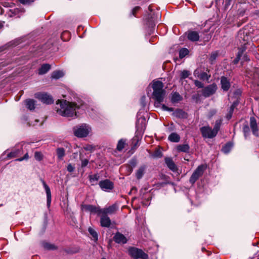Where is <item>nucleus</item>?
<instances>
[{"instance_id": "nucleus-10", "label": "nucleus", "mask_w": 259, "mask_h": 259, "mask_svg": "<svg viewBox=\"0 0 259 259\" xmlns=\"http://www.w3.org/2000/svg\"><path fill=\"white\" fill-rule=\"evenodd\" d=\"M81 209L84 211L90 212L93 213H97L98 215L101 214L102 209L99 207H96L95 205L91 204H82L81 205Z\"/></svg>"}, {"instance_id": "nucleus-19", "label": "nucleus", "mask_w": 259, "mask_h": 259, "mask_svg": "<svg viewBox=\"0 0 259 259\" xmlns=\"http://www.w3.org/2000/svg\"><path fill=\"white\" fill-rule=\"evenodd\" d=\"M194 75L195 76L202 80H207L210 77V75H208L206 72H201L199 69L195 70L194 72Z\"/></svg>"}, {"instance_id": "nucleus-17", "label": "nucleus", "mask_w": 259, "mask_h": 259, "mask_svg": "<svg viewBox=\"0 0 259 259\" xmlns=\"http://www.w3.org/2000/svg\"><path fill=\"white\" fill-rule=\"evenodd\" d=\"M164 161L167 166L170 170L174 172L177 171V166L171 157H165Z\"/></svg>"}, {"instance_id": "nucleus-5", "label": "nucleus", "mask_w": 259, "mask_h": 259, "mask_svg": "<svg viewBox=\"0 0 259 259\" xmlns=\"http://www.w3.org/2000/svg\"><path fill=\"white\" fill-rule=\"evenodd\" d=\"M91 131V128L86 124L77 126L74 128V134L77 137L87 136Z\"/></svg>"}, {"instance_id": "nucleus-6", "label": "nucleus", "mask_w": 259, "mask_h": 259, "mask_svg": "<svg viewBox=\"0 0 259 259\" xmlns=\"http://www.w3.org/2000/svg\"><path fill=\"white\" fill-rule=\"evenodd\" d=\"M206 168V166L205 165L201 164L198 166L191 175L189 180L190 183L191 184H194L202 176Z\"/></svg>"}, {"instance_id": "nucleus-16", "label": "nucleus", "mask_w": 259, "mask_h": 259, "mask_svg": "<svg viewBox=\"0 0 259 259\" xmlns=\"http://www.w3.org/2000/svg\"><path fill=\"white\" fill-rule=\"evenodd\" d=\"M118 209L116 204H113L108 207H105L101 209V213L107 214H112L115 213Z\"/></svg>"}, {"instance_id": "nucleus-21", "label": "nucleus", "mask_w": 259, "mask_h": 259, "mask_svg": "<svg viewBox=\"0 0 259 259\" xmlns=\"http://www.w3.org/2000/svg\"><path fill=\"white\" fill-rule=\"evenodd\" d=\"M221 83L222 89L225 91H227L230 87V84L229 80L225 77H222L221 79Z\"/></svg>"}, {"instance_id": "nucleus-2", "label": "nucleus", "mask_w": 259, "mask_h": 259, "mask_svg": "<svg viewBox=\"0 0 259 259\" xmlns=\"http://www.w3.org/2000/svg\"><path fill=\"white\" fill-rule=\"evenodd\" d=\"M152 87L153 90V98L158 103L163 102L166 94V91L163 89V83L159 80H153Z\"/></svg>"}, {"instance_id": "nucleus-55", "label": "nucleus", "mask_w": 259, "mask_h": 259, "mask_svg": "<svg viewBox=\"0 0 259 259\" xmlns=\"http://www.w3.org/2000/svg\"><path fill=\"white\" fill-rule=\"evenodd\" d=\"M2 27V25H1V24H0V28H1Z\"/></svg>"}, {"instance_id": "nucleus-23", "label": "nucleus", "mask_w": 259, "mask_h": 259, "mask_svg": "<svg viewBox=\"0 0 259 259\" xmlns=\"http://www.w3.org/2000/svg\"><path fill=\"white\" fill-rule=\"evenodd\" d=\"M51 68V65L48 64H43L38 70V74L42 75L46 73Z\"/></svg>"}, {"instance_id": "nucleus-13", "label": "nucleus", "mask_w": 259, "mask_h": 259, "mask_svg": "<svg viewBox=\"0 0 259 259\" xmlns=\"http://www.w3.org/2000/svg\"><path fill=\"white\" fill-rule=\"evenodd\" d=\"M250 126L253 134L256 136H259V122L257 123L253 117H251L250 119Z\"/></svg>"}, {"instance_id": "nucleus-51", "label": "nucleus", "mask_w": 259, "mask_h": 259, "mask_svg": "<svg viewBox=\"0 0 259 259\" xmlns=\"http://www.w3.org/2000/svg\"><path fill=\"white\" fill-rule=\"evenodd\" d=\"M130 164L133 166H135L136 165V161L135 159H132L130 161Z\"/></svg>"}, {"instance_id": "nucleus-45", "label": "nucleus", "mask_w": 259, "mask_h": 259, "mask_svg": "<svg viewBox=\"0 0 259 259\" xmlns=\"http://www.w3.org/2000/svg\"><path fill=\"white\" fill-rule=\"evenodd\" d=\"M67 169L69 172H72L74 170V167L71 164H69L67 165Z\"/></svg>"}, {"instance_id": "nucleus-11", "label": "nucleus", "mask_w": 259, "mask_h": 259, "mask_svg": "<svg viewBox=\"0 0 259 259\" xmlns=\"http://www.w3.org/2000/svg\"><path fill=\"white\" fill-rule=\"evenodd\" d=\"M99 185L103 190L105 191H109L114 188L113 183L108 179L100 181Z\"/></svg>"}, {"instance_id": "nucleus-57", "label": "nucleus", "mask_w": 259, "mask_h": 259, "mask_svg": "<svg viewBox=\"0 0 259 259\" xmlns=\"http://www.w3.org/2000/svg\"><path fill=\"white\" fill-rule=\"evenodd\" d=\"M102 259H106V258H102Z\"/></svg>"}, {"instance_id": "nucleus-8", "label": "nucleus", "mask_w": 259, "mask_h": 259, "mask_svg": "<svg viewBox=\"0 0 259 259\" xmlns=\"http://www.w3.org/2000/svg\"><path fill=\"white\" fill-rule=\"evenodd\" d=\"M217 90V86L215 84H212L205 87L202 91V95L206 98L213 95Z\"/></svg>"}, {"instance_id": "nucleus-54", "label": "nucleus", "mask_w": 259, "mask_h": 259, "mask_svg": "<svg viewBox=\"0 0 259 259\" xmlns=\"http://www.w3.org/2000/svg\"><path fill=\"white\" fill-rule=\"evenodd\" d=\"M19 1L21 3H23V4H24L26 2L25 0H19Z\"/></svg>"}, {"instance_id": "nucleus-1", "label": "nucleus", "mask_w": 259, "mask_h": 259, "mask_svg": "<svg viewBox=\"0 0 259 259\" xmlns=\"http://www.w3.org/2000/svg\"><path fill=\"white\" fill-rule=\"evenodd\" d=\"M82 105L83 102L80 100L77 102L58 100L56 103V111L63 116L73 117L76 115V110L80 108Z\"/></svg>"}, {"instance_id": "nucleus-38", "label": "nucleus", "mask_w": 259, "mask_h": 259, "mask_svg": "<svg viewBox=\"0 0 259 259\" xmlns=\"http://www.w3.org/2000/svg\"><path fill=\"white\" fill-rule=\"evenodd\" d=\"M177 150L178 152H188L189 150V147H177Z\"/></svg>"}, {"instance_id": "nucleus-43", "label": "nucleus", "mask_w": 259, "mask_h": 259, "mask_svg": "<svg viewBox=\"0 0 259 259\" xmlns=\"http://www.w3.org/2000/svg\"><path fill=\"white\" fill-rule=\"evenodd\" d=\"M194 83L195 85L198 88H202L203 87V84L198 80H195Z\"/></svg>"}, {"instance_id": "nucleus-50", "label": "nucleus", "mask_w": 259, "mask_h": 259, "mask_svg": "<svg viewBox=\"0 0 259 259\" xmlns=\"http://www.w3.org/2000/svg\"><path fill=\"white\" fill-rule=\"evenodd\" d=\"M124 148V147H117L115 152H121L123 150Z\"/></svg>"}, {"instance_id": "nucleus-26", "label": "nucleus", "mask_w": 259, "mask_h": 259, "mask_svg": "<svg viewBox=\"0 0 259 259\" xmlns=\"http://www.w3.org/2000/svg\"><path fill=\"white\" fill-rule=\"evenodd\" d=\"M180 139L179 135L176 133H171L168 137V140L173 142H178Z\"/></svg>"}, {"instance_id": "nucleus-27", "label": "nucleus", "mask_w": 259, "mask_h": 259, "mask_svg": "<svg viewBox=\"0 0 259 259\" xmlns=\"http://www.w3.org/2000/svg\"><path fill=\"white\" fill-rule=\"evenodd\" d=\"M89 232L92 237V239L95 241H97L98 238V235L97 232L91 227L88 229Z\"/></svg>"}, {"instance_id": "nucleus-29", "label": "nucleus", "mask_w": 259, "mask_h": 259, "mask_svg": "<svg viewBox=\"0 0 259 259\" xmlns=\"http://www.w3.org/2000/svg\"><path fill=\"white\" fill-rule=\"evenodd\" d=\"M150 156L153 158H158L162 157V153L159 148L156 149L154 153L150 154Z\"/></svg>"}, {"instance_id": "nucleus-22", "label": "nucleus", "mask_w": 259, "mask_h": 259, "mask_svg": "<svg viewBox=\"0 0 259 259\" xmlns=\"http://www.w3.org/2000/svg\"><path fill=\"white\" fill-rule=\"evenodd\" d=\"M22 153V149H18L9 153L7 157L9 159L20 156Z\"/></svg>"}, {"instance_id": "nucleus-48", "label": "nucleus", "mask_w": 259, "mask_h": 259, "mask_svg": "<svg viewBox=\"0 0 259 259\" xmlns=\"http://www.w3.org/2000/svg\"><path fill=\"white\" fill-rule=\"evenodd\" d=\"M162 109L163 110H166V111H173V109L172 108H169V107L166 106L164 105H162Z\"/></svg>"}, {"instance_id": "nucleus-46", "label": "nucleus", "mask_w": 259, "mask_h": 259, "mask_svg": "<svg viewBox=\"0 0 259 259\" xmlns=\"http://www.w3.org/2000/svg\"><path fill=\"white\" fill-rule=\"evenodd\" d=\"M217 56V53H212L210 57V61L211 62H212L213 60H215V59L216 58Z\"/></svg>"}, {"instance_id": "nucleus-32", "label": "nucleus", "mask_w": 259, "mask_h": 259, "mask_svg": "<svg viewBox=\"0 0 259 259\" xmlns=\"http://www.w3.org/2000/svg\"><path fill=\"white\" fill-rule=\"evenodd\" d=\"M189 53V51L186 48H183L179 51V57L181 58H183L185 57Z\"/></svg>"}, {"instance_id": "nucleus-44", "label": "nucleus", "mask_w": 259, "mask_h": 259, "mask_svg": "<svg viewBox=\"0 0 259 259\" xmlns=\"http://www.w3.org/2000/svg\"><path fill=\"white\" fill-rule=\"evenodd\" d=\"M89 163V160L87 159L82 160L81 161V167H84L86 166Z\"/></svg>"}, {"instance_id": "nucleus-20", "label": "nucleus", "mask_w": 259, "mask_h": 259, "mask_svg": "<svg viewBox=\"0 0 259 259\" xmlns=\"http://www.w3.org/2000/svg\"><path fill=\"white\" fill-rule=\"evenodd\" d=\"M187 37L192 41H198L199 39V33L195 31H189L187 32Z\"/></svg>"}, {"instance_id": "nucleus-58", "label": "nucleus", "mask_w": 259, "mask_h": 259, "mask_svg": "<svg viewBox=\"0 0 259 259\" xmlns=\"http://www.w3.org/2000/svg\"><path fill=\"white\" fill-rule=\"evenodd\" d=\"M231 0H229V2H230Z\"/></svg>"}, {"instance_id": "nucleus-31", "label": "nucleus", "mask_w": 259, "mask_h": 259, "mask_svg": "<svg viewBox=\"0 0 259 259\" xmlns=\"http://www.w3.org/2000/svg\"><path fill=\"white\" fill-rule=\"evenodd\" d=\"M145 170L144 167H140L136 173V177L138 179H140L143 176Z\"/></svg>"}, {"instance_id": "nucleus-28", "label": "nucleus", "mask_w": 259, "mask_h": 259, "mask_svg": "<svg viewBox=\"0 0 259 259\" xmlns=\"http://www.w3.org/2000/svg\"><path fill=\"white\" fill-rule=\"evenodd\" d=\"M64 75L63 71L60 70L55 71L52 73V77L54 79H59Z\"/></svg>"}, {"instance_id": "nucleus-14", "label": "nucleus", "mask_w": 259, "mask_h": 259, "mask_svg": "<svg viewBox=\"0 0 259 259\" xmlns=\"http://www.w3.org/2000/svg\"><path fill=\"white\" fill-rule=\"evenodd\" d=\"M100 218L101 226L103 227L109 228L111 225V220L109 217L105 214L101 213Z\"/></svg>"}, {"instance_id": "nucleus-40", "label": "nucleus", "mask_w": 259, "mask_h": 259, "mask_svg": "<svg viewBox=\"0 0 259 259\" xmlns=\"http://www.w3.org/2000/svg\"><path fill=\"white\" fill-rule=\"evenodd\" d=\"M29 158V155L28 153H26L23 157L19 158L17 159H16V161H22L24 160H28Z\"/></svg>"}, {"instance_id": "nucleus-12", "label": "nucleus", "mask_w": 259, "mask_h": 259, "mask_svg": "<svg viewBox=\"0 0 259 259\" xmlns=\"http://www.w3.org/2000/svg\"><path fill=\"white\" fill-rule=\"evenodd\" d=\"M137 132L140 135H143L146 129V120L144 118H141L137 122Z\"/></svg>"}, {"instance_id": "nucleus-7", "label": "nucleus", "mask_w": 259, "mask_h": 259, "mask_svg": "<svg viewBox=\"0 0 259 259\" xmlns=\"http://www.w3.org/2000/svg\"><path fill=\"white\" fill-rule=\"evenodd\" d=\"M34 97L42 103L47 104H50L53 103L52 97L46 93H37L35 94Z\"/></svg>"}, {"instance_id": "nucleus-34", "label": "nucleus", "mask_w": 259, "mask_h": 259, "mask_svg": "<svg viewBox=\"0 0 259 259\" xmlns=\"http://www.w3.org/2000/svg\"><path fill=\"white\" fill-rule=\"evenodd\" d=\"M43 247L45 249H47L48 250H54V249H56V247H55V246L54 244H51L49 243H47V242H45L43 243Z\"/></svg>"}, {"instance_id": "nucleus-56", "label": "nucleus", "mask_w": 259, "mask_h": 259, "mask_svg": "<svg viewBox=\"0 0 259 259\" xmlns=\"http://www.w3.org/2000/svg\"><path fill=\"white\" fill-rule=\"evenodd\" d=\"M227 146H230L228 144L226 145Z\"/></svg>"}, {"instance_id": "nucleus-30", "label": "nucleus", "mask_w": 259, "mask_h": 259, "mask_svg": "<svg viewBox=\"0 0 259 259\" xmlns=\"http://www.w3.org/2000/svg\"><path fill=\"white\" fill-rule=\"evenodd\" d=\"M57 154L58 158L62 160L65 155V150L63 148H58L57 149Z\"/></svg>"}, {"instance_id": "nucleus-18", "label": "nucleus", "mask_w": 259, "mask_h": 259, "mask_svg": "<svg viewBox=\"0 0 259 259\" xmlns=\"http://www.w3.org/2000/svg\"><path fill=\"white\" fill-rule=\"evenodd\" d=\"M42 185L44 186V187L45 189L46 194H47V206L48 207H49L51 205V192L50 189L49 187L48 186V185L46 183L44 180H41Z\"/></svg>"}, {"instance_id": "nucleus-33", "label": "nucleus", "mask_w": 259, "mask_h": 259, "mask_svg": "<svg viewBox=\"0 0 259 259\" xmlns=\"http://www.w3.org/2000/svg\"><path fill=\"white\" fill-rule=\"evenodd\" d=\"M245 50V49L244 48H240L239 49V51L238 53V55L237 56L236 59H235V63H237L239 60L241 59V57L242 56L243 53L244 51Z\"/></svg>"}, {"instance_id": "nucleus-9", "label": "nucleus", "mask_w": 259, "mask_h": 259, "mask_svg": "<svg viewBox=\"0 0 259 259\" xmlns=\"http://www.w3.org/2000/svg\"><path fill=\"white\" fill-rule=\"evenodd\" d=\"M81 209L84 211L90 212L93 213H97L98 215L101 214L102 209L99 207H96L95 205L91 204H82L81 205Z\"/></svg>"}, {"instance_id": "nucleus-24", "label": "nucleus", "mask_w": 259, "mask_h": 259, "mask_svg": "<svg viewBox=\"0 0 259 259\" xmlns=\"http://www.w3.org/2000/svg\"><path fill=\"white\" fill-rule=\"evenodd\" d=\"M25 103L28 109L32 110L35 109V101L34 100L27 99L25 100Z\"/></svg>"}, {"instance_id": "nucleus-47", "label": "nucleus", "mask_w": 259, "mask_h": 259, "mask_svg": "<svg viewBox=\"0 0 259 259\" xmlns=\"http://www.w3.org/2000/svg\"><path fill=\"white\" fill-rule=\"evenodd\" d=\"M139 7H136L135 8H134L132 10L133 15L134 16H135L136 12H138L139 10Z\"/></svg>"}, {"instance_id": "nucleus-25", "label": "nucleus", "mask_w": 259, "mask_h": 259, "mask_svg": "<svg viewBox=\"0 0 259 259\" xmlns=\"http://www.w3.org/2000/svg\"><path fill=\"white\" fill-rule=\"evenodd\" d=\"M182 100V96L177 92L171 94V101L172 103L178 102Z\"/></svg>"}, {"instance_id": "nucleus-41", "label": "nucleus", "mask_w": 259, "mask_h": 259, "mask_svg": "<svg viewBox=\"0 0 259 259\" xmlns=\"http://www.w3.org/2000/svg\"><path fill=\"white\" fill-rule=\"evenodd\" d=\"M231 147H222L221 151L225 154L228 153L231 151Z\"/></svg>"}, {"instance_id": "nucleus-39", "label": "nucleus", "mask_w": 259, "mask_h": 259, "mask_svg": "<svg viewBox=\"0 0 259 259\" xmlns=\"http://www.w3.org/2000/svg\"><path fill=\"white\" fill-rule=\"evenodd\" d=\"M190 74L189 71L187 70H183L181 72V78L182 79H184L189 76Z\"/></svg>"}, {"instance_id": "nucleus-3", "label": "nucleus", "mask_w": 259, "mask_h": 259, "mask_svg": "<svg viewBox=\"0 0 259 259\" xmlns=\"http://www.w3.org/2000/svg\"><path fill=\"white\" fill-rule=\"evenodd\" d=\"M222 123L221 120L215 121V125L212 129L209 126H204L201 128V132L203 137L207 138H212L218 134Z\"/></svg>"}, {"instance_id": "nucleus-53", "label": "nucleus", "mask_w": 259, "mask_h": 259, "mask_svg": "<svg viewBox=\"0 0 259 259\" xmlns=\"http://www.w3.org/2000/svg\"><path fill=\"white\" fill-rule=\"evenodd\" d=\"M90 148H92V147H86L85 149L87 150H91Z\"/></svg>"}, {"instance_id": "nucleus-15", "label": "nucleus", "mask_w": 259, "mask_h": 259, "mask_svg": "<svg viewBox=\"0 0 259 259\" xmlns=\"http://www.w3.org/2000/svg\"><path fill=\"white\" fill-rule=\"evenodd\" d=\"M113 240L117 243L123 244H125L127 241L124 235L118 232L116 233L114 235Z\"/></svg>"}, {"instance_id": "nucleus-52", "label": "nucleus", "mask_w": 259, "mask_h": 259, "mask_svg": "<svg viewBox=\"0 0 259 259\" xmlns=\"http://www.w3.org/2000/svg\"><path fill=\"white\" fill-rule=\"evenodd\" d=\"M242 59H243L244 61H248V60H249V59H248L247 56V55H243V58H242Z\"/></svg>"}, {"instance_id": "nucleus-4", "label": "nucleus", "mask_w": 259, "mask_h": 259, "mask_svg": "<svg viewBox=\"0 0 259 259\" xmlns=\"http://www.w3.org/2000/svg\"><path fill=\"white\" fill-rule=\"evenodd\" d=\"M129 255L134 259H148V255L142 249L136 247H129L128 248Z\"/></svg>"}, {"instance_id": "nucleus-42", "label": "nucleus", "mask_w": 259, "mask_h": 259, "mask_svg": "<svg viewBox=\"0 0 259 259\" xmlns=\"http://www.w3.org/2000/svg\"><path fill=\"white\" fill-rule=\"evenodd\" d=\"M126 144V140L124 139H120L118 142L117 146H124Z\"/></svg>"}, {"instance_id": "nucleus-37", "label": "nucleus", "mask_w": 259, "mask_h": 259, "mask_svg": "<svg viewBox=\"0 0 259 259\" xmlns=\"http://www.w3.org/2000/svg\"><path fill=\"white\" fill-rule=\"evenodd\" d=\"M89 177V180L91 182L97 181L99 179V176L98 174L90 175Z\"/></svg>"}, {"instance_id": "nucleus-36", "label": "nucleus", "mask_w": 259, "mask_h": 259, "mask_svg": "<svg viewBox=\"0 0 259 259\" xmlns=\"http://www.w3.org/2000/svg\"><path fill=\"white\" fill-rule=\"evenodd\" d=\"M237 103L236 102L233 103V104L232 105V106L230 107V111H229V114H228L227 116V118L229 119L231 118L232 116V114L234 111V108L237 106Z\"/></svg>"}, {"instance_id": "nucleus-35", "label": "nucleus", "mask_w": 259, "mask_h": 259, "mask_svg": "<svg viewBox=\"0 0 259 259\" xmlns=\"http://www.w3.org/2000/svg\"><path fill=\"white\" fill-rule=\"evenodd\" d=\"M43 155L40 152H35L34 153V158L37 161H41L43 159Z\"/></svg>"}, {"instance_id": "nucleus-49", "label": "nucleus", "mask_w": 259, "mask_h": 259, "mask_svg": "<svg viewBox=\"0 0 259 259\" xmlns=\"http://www.w3.org/2000/svg\"><path fill=\"white\" fill-rule=\"evenodd\" d=\"M65 35H67V36H69L70 34L68 31H64L61 34V37L62 39H64V37Z\"/></svg>"}]
</instances>
